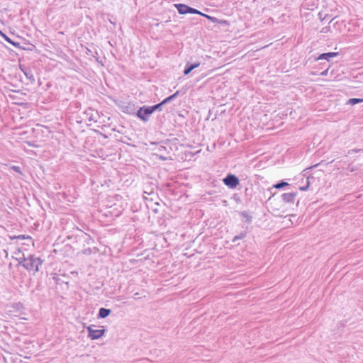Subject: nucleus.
<instances>
[{"mask_svg": "<svg viewBox=\"0 0 363 363\" xmlns=\"http://www.w3.org/2000/svg\"><path fill=\"white\" fill-rule=\"evenodd\" d=\"M9 169H12V170L15 171L16 172H17L18 174H19V175L21 177H18V178H22V177L24 176L23 173L21 171V167L20 166L12 165L10 167Z\"/></svg>", "mask_w": 363, "mask_h": 363, "instance_id": "f3484780", "label": "nucleus"}, {"mask_svg": "<svg viewBox=\"0 0 363 363\" xmlns=\"http://www.w3.org/2000/svg\"><path fill=\"white\" fill-rule=\"evenodd\" d=\"M337 52L323 53V54L319 55V57H318L317 60H329L330 58L334 57L337 56Z\"/></svg>", "mask_w": 363, "mask_h": 363, "instance_id": "f8f14e48", "label": "nucleus"}, {"mask_svg": "<svg viewBox=\"0 0 363 363\" xmlns=\"http://www.w3.org/2000/svg\"><path fill=\"white\" fill-rule=\"evenodd\" d=\"M199 65H200V63L197 62V63L192 64V65L186 67L184 72V74L185 75L189 74L194 69L198 67Z\"/></svg>", "mask_w": 363, "mask_h": 363, "instance_id": "ddd939ff", "label": "nucleus"}, {"mask_svg": "<svg viewBox=\"0 0 363 363\" xmlns=\"http://www.w3.org/2000/svg\"><path fill=\"white\" fill-rule=\"evenodd\" d=\"M111 313V310L105 308H101L99 310V313L97 314L98 319H104L107 318Z\"/></svg>", "mask_w": 363, "mask_h": 363, "instance_id": "1a4fd4ad", "label": "nucleus"}, {"mask_svg": "<svg viewBox=\"0 0 363 363\" xmlns=\"http://www.w3.org/2000/svg\"><path fill=\"white\" fill-rule=\"evenodd\" d=\"M233 199L237 202V203H240L241 202V199L240 198V196L237 194H235L233 196Z\"/></svg>", "mask_w": 363, "mask_h": 363, "instance_id": "4be33fe9", "label": "nucleus"}, {"mask_svg": "<svg viewBox=\"0 0 363 363\" xmlns=\"http://www.w3.org/2000/svg\"><path fill=\"white\" fill-rule=\"evenodd\" d=\"M334 160H331L330 162H328L327 164H323L322 162H320V163H317L315 164H313V165H311L307 168H306L305 169H303V171L302 172V176L303 177H306V184H304L303 186H299V189L302 191H306L307 190L309 189V187H310V185H311V182H310V179H314V177L312 175V174H311L309 172V170L310 169H312L315 167H322V166H325V165H328L329 163H332Z\"/></svg>", "mask_w": 363, "mask_h": 363, "instance_id": "f03ea898", "label": "nucleus"}, {"mask_svg": "<svg viewBox=\"0 0 363 363\" xmlns=\"http://www.w3.org/2000/svg\"><path fill=\"white\" fill-rule=\"evenodd\" d=\"M174 6L177 9L178 12L180 14L184 15V14H186V13H194V14L203 15L208 18H211V17L209 16L203 14L201 12H200L199 11H198L195 9L191 8L185 4H174Z\"/></svg>", "mask_w": 363, "mask_h": 363, "instance_id": "7ed1b4c3", "label": "nucleus"}, {"mask_svg": "<svg viewBox=\"0 0 363 363\" xmlns=\"http://www.w3.org/2000/svg\"><path fill=\"white\" fill-rule=\"evenodd\" d=\"M360 102H363V99L352 98V99H350L348 101V103L351 105H354V104H357Z\"/></svg>", "mask_w": 363, "mask_h": 363, "instance_id": "aec40b11", "label": "nucleus"}, {"mask_svg": "<svg viewBox=\"0 0 363 363\" xmlns=\"http://www.w3.org/2000/svg\"><path fill=\"white\" fill-rule=\"evenodd\" d=\"M97 251V249L96 247H86V248H84L83 250H82V253L84 255H89L92 253H96Z\"/></svg>", "mask_w": 363, "mask_h": 363, "instance_id": "2eb2a0df", "label": "nucleus"}, {"mask_svg": "<svg viewBox=\"0 0 363 363\" xmlns=\"http://www.w3.org/2000/svg\"><path fill=\"white\" fill-rule=\"evenodd\" d=\"M240 216H242L245 219V222L247 223H250L252 220V216L249 213V212L246 211H240L239 213Z\"/></svg>", "mask_w": 363, "mask_h": 363, "instance_id": "9b49d317", "label": "nucleus"}, {"mask_svg": "<svg viewBox=\"0 0 363 363\" xmlns=\"http://www.w3.org/2000/svg\"><path fill=\"white\" fill-rule=\"evenodd\" d=\"M247 236V231H242L239 235H235L233 240V242H236L239 240L244 239Z\"/></svg>", "mask_w": 363, "mask_h": 363, "instance_id": "4468645a", "label": "nucleus"}, {"mask_svg": "<svg viewBox=\"0 0 363 363\" xmlns=\"http://www.w3.org/2000/svg\"><path fill=\"white\" fill-rule=\"evenodd\" d=\"M30 237L28 235H18V236H16L15 238H17V239H19V240H25V239H27V238H29Z\"/></svg>", "mask_w": 363, "mask_h": 363, "instance_id": "412c9836", "label": "nucleus"}, {"mask_svg": "<svg viewBox=\"0 0 363 363\" xmlns=\"http://www.w3.org/2000/svg\"><path fill=\"white\" fill-rule=\"evenodd\" d=\"M223 182L228 188L235 189L240 184V179L236 175L229 173L223 179Z\"/></svg>", "mask_w": 363, "mask_h": 363, "instance_id": "20e7f679", "label": "nucleus"}, {"mask_svg": "<svg viewBox=\"0 0 363 363\" xmlns=\"http://www.w3.org/2000/svg\"><path fill=\"white\" fill-rule=\"evenodd\" d=\"M290 184L288 182H284V180H281V181L277 182V184H274L273 187L275 189H279L284 188L285 186H288Z\"/></svg>", "mask_w": 363, "mask_h": 363, "instance_id": "dca6fc26", "label": "nucleus"}, {"mask_svg": "<svg viewBox=\"0 0 363 363\" xmlns=\"http://www.w3.org/2000/svg\"><path fill=\"white\" fill-rule=\"evenodd\" d=\"M53 279L55 280V281L57 284H61L63 283L68 284V281H65L64 279H62V278L58 277L57 275L54 276Z\"/></svg>", "mask_w": 363, "mask_h": 363, "instance_id": "a211bd4d", "label": "nucleus"}, {"mask_svg": "<svg viewBox=\"0 0 363 363\" xmlns=\"http://www.w3.org/2000/svg\"><path fill=\"white\" fill-rule=\"evenodd\" d=\"M0 35L5 39L6 41H7L10 44L13 45L16 48L23 49V48L20 45L19 43L13 41L10 38H9L7 35L4 34L1 30H0Z\"/></svg>", "mask_w": 363, "mask_h": 363, "instance_id": "9d476101", "label": "nucleus"}, {"mask_svg": "<svg viewBox=\"0 0 363 363\" xmlns=\"http://www.w3.org/2000/svg\"><path fill=\"white\" fill-rule=\"evenodd\" d=\"M77 236L83 240L84 244L83 246L91 245L94 243V240L91 237L90 235L80 230V234L77 235Z\"/></svg>", "mask_w": 363, "mask_h": 363, "instance_id": "0eeeda50", "label": "nucleus"}, {"mask_svg": "<svg viewBox=\"0 0 363 363\" xmlns=\"http://www.w3.org/2000/svg\"><path fill=\"white\" fill-rule=\"evenodd\" d=\"M95 325H91L87 327L88 337L91 340H98L103 337L106 333V329H94L93 327Z\"/></svg>", "mask_w": 363, "mask_h": 363, "instance_id": "39448f33", "label": "nucleus"}, {"mask_svg": "<svg viewBox=\"0 0 363 363\" xmlns=\"http://www.w3.org/2000/svg\"><path fill=\"white\" fill-rule=\"evenodd\" d=\"M160 104L155 105L151 107L140 108L137 113L138 116L143 121H147V117L152 113V112L157 108Z\"/></svg>", "mask_w": 363, "mask_h": 363, "instance_id": "423d86ee", "label": "nucleus"}, {"mask_svg": "<svg viewBox=\"0 0 363 363\" xmlns=\"http://www.w3.org/2000/svg\"><path fill=\"white\" fill-rule=\"evenodd\" d=\"M297 196V192L284 193L281 197L282 201L286 203H294L295 197Z\"/></svg>", "mask_w": 363, "mask_h": 363, "instance_id": "6e6552de", "label": "nucleus"}, {"mask_svg": "<svg viewBox=\"0 0 363 363\" xmlns=\"http://www.w3.org/2000/svg\"><path fill=\"white\" fill-rule=\"evenodd\" d=\"M43 263V260L34 255H30L28 257H24L23 260L19 262L28 271L33 272V274L39 271V266L42 265Z\"/></svg>", "mask_w": 363, "mask_h": 363, "instance_id": "f257e3e1", "label": "nucleus"}, {"mask_svg": "<svg viewBox=\"0 0 363 363\" xmlns=\"http://www.w3.org/2000/svg\"><path fill=\"white\" fill-rule=\"evenodd\" d=\"M179 94V91H177V92H175L174 94L171 95L170 96L166 98L164 100H163V101L162 103H160V106L162 104H166L167 103L168 101H171L172 99H173L176 96H177Z\"/></svg>", "mask_w": 363, "mask_h": 363, "instance_id": "6ab92c4d", "label": "nucleus"}]
</instances>
